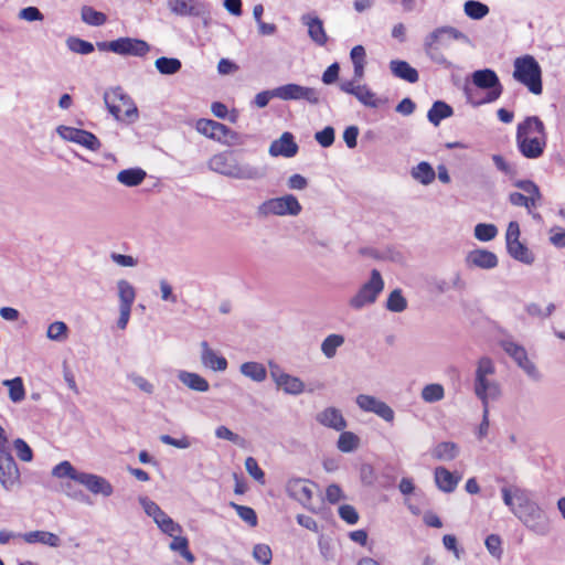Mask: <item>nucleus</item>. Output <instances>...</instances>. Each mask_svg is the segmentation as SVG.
I'll list each match as a JSON object with an SVG mask.
<instances>
[{"mask_svg":"<svg viewBox=\"0 0 565 565\" xmlns=\"http://www.w3.org/2000/svg\"><path fill=\"white\" fill-rule=\"evenodd\" d=\"M501 498L509 510L531 531L546 535L550 531L548 518L534 500L533 494L518 484L514 478L500 477Z\"/></svg>","mask_w":565,"mask_h":565,"instance_id":"1","label":"nucleus"},{"mask_svg":"<svg viewBox=\"0 0 565 565\" xmlns=\"http://www.w3.org/2000/svg\"><path fill=\"white\" fill-rule=\"evenodd\" d=\"M516 146L521 154L527 159H539L547 145L544 122L537 116H529L518 125Z\"/></svg>","mask_w":565,"mask_h":565,"instance_id":"2","label":"nucleus"},{"mask_svg":"<svg viewBox=\"0 0 565 565\" xmlns=\"http://www.w3.org/2000/svg\"><path fill=\"white\" fill-rule=\"evenodd\" d=\"M211 171L236 180H258L264 171L247 162H241L232 152L224 151L212 156L207 162Z\"/></svg>","mask_w":565,"mask_h":565,"instance_id":"3","label":"nucleus"},{"mask_svg":"<svg viewBox=\"0 0 565 565\" xmlns=\"http://www.w3.org/2000/svg\"><path fill=\"white\" fill-rule=\"evenodd\" d=\"M104 102L116 120L132 124L139 117L135 102L120 86L107 89L104 93Z\"/></svg>","mask_w":565,"mask_h":565,"instance_id":"4","label":"nucleus"},{"mask_svg":"<svg viewBox=\"0 0 565 565\" xmlns=\"http://www.w3.org/2000/svg\"><path fill=\"white\" fill-rule=\"evenodd\" d=\"M513 77L525 86L530 93L541 95L543 92L542 67L532 55H524L514 60Z\"/></svg>","mask_w":565,"mask_h":565,"instance_id":"5","label":"nucleus"},{"mask_svg":"<svg viewBox=\"0 0 565 565\" xmlns=\"http://www.w3.org/2000/svg\"><path fill=\"white\" fill-rule=\"evenodd\" d=\"M302 211V206L294 194H286L279 198H273L264 201L257 206L256 215L259 218L268 216H297Z\"/></svg>","mask_w":565,"mask_h":565,"instance_id":"6","label":"nucleus"},{"mask_svg":"<svg viewBox=\"0 0 565 565\" xmlns=\"http://www.w3.org/2000/svg\"><path fill=\"white\" fill-rule=\"evenodd\" d=\"M499 344L530 380L539 382L542 379L541 372L535 363L529 358L523 345L519 344L511 338L500 340Z\"/></svg>","mask_w":565,"mask_h":565,"instance_id":"7","label":"nucleus"},{"mask_svg":"<svg viewBox=\"0 0 565 565\" xmlns=\"http://www.w3.org/2000/svg\"><path fill=\"white\" fill-rule=\"evenodd\" d=\"M384 288V280L377 269H372L370 279L364 282L356 294L349 300L351 308L360 310L376 301Z\"/></svg>","mask_w":565,"mask_h":565,"instance_id":"8","label":"nucleus"},{"mask_svg":"<svg viewBox=\"0 0 565 565\" xmlns=\"http://www.w3.org/2000/svg\"><path fill=\"white\" fill-rule=\"evenodd\" d=\"M521 231L516 221H511L508 225L505 233V245L508 254L515 260L532 265L535 260V255L530 248L520 241Z\"/></svg>","mask_w":565,"mask_h":565,"instance_id":"9","label":"nucleus"},{"mask_svg":"<svg viewBox=\"0 0 565 565\" xmlns=\"http://www.w3.org/2000/svg\"><path fill=\"white\" fill-rule=\"evenodd\" d=\"M276 96L281 100H306L311 105L320 103V92L313 87L289 83L276 87Z\"/></svg>","mask_w":565,"mask_h":565,"instance_id":"10","label":"nucleus"},{"mask_svg":"<svg viewBox=\"0 0 565 565\" xmlns=\"http://www.w3.org/2000/svg\"><path fill=\"white\" fill-rule=\"evenodd\" d=\"M0 483L6 491L20 486V470L12 455L0 449Z\"/></svg>","mask_w":565,"mask_h":565,"instance_id":"11","label":"nucleus"},{"mask_svg":"<svg viewBox=\"0 0 565 565\" xmlns=\"http://www.w3.org/2000/svg\"><path fill=\"white\" fill-rule=\"evenodd\" d=\"M57 134L64 140L78 143L92 151H97L102 147L99 139L94 134L84 129L60 126Z\"/></svg>","mask_w":565,"mask_h":565,"instance_id":"12","label":"nucleus"},{"mask_svg":"<svg viewBox=\"0 0 565 565\" xmlns=\"http://www.w3.org/2000/svg\"><path fill=\"white\" fill-rule=\"evenodd\" d=\"M494 373V364L490 358H482L478 363L475 380V393L478 398L482 402V405H489L488 390L491 383L488 380V375Z\"/></svg>","mask_w":565,"mask_h":565,"instance_id":"13","label":"nucleus"},{"mask_svg":"<svg viewBox=\"0 0 565 565\" xmlns=\"http://www.w3.org/2000/svg\"><path fill=\"white\" fill-rule=\"evenodd\" d=\"M355 402L363 412L373 413L387 423L394 420L395 414L392 407L372 395L360 394Z\"/></svg>","mask_w":565,"mask_h":565,"instance_id":"14","label":"nucleus"},{"mask_svg":"<svg viewBox=\"0 0 565 565\" xmlns=\"http://www.w3.org/2000/svg\"><path fill=\"white\" fill-rule=\"evenodd\" d=\"M115 53L124 56L143 57L150 51V45L140 39L119 38L115 40Z\"/></svg>","mask_w":565,"mask_h":565,"instance_id":"15","label":"nucleus"},{"mask_svg":"<svg viewBox=\"0 0 565 565\" xmlns=\"http://www.w3.org/2000/svg\"><path fill=\"white\" fill-rule=\"evenodd\" d=\"M79 484L84 486L90 493L108 498L114 493L113 484L104 477L90 472L79 476Z\"/></svg>","mask_w":565,"mask_h":565,"instance_id":"16","label":"nucleus"},{"mask_svg":"<svg viewBox=\"0 0 565 565\" xmlns=\"http://www.w3.org/2000/svg\"><path fill=\"white\" fill-rule=\"evenodd\" d=\"M170 12L180 18H194L204 14L203 0H167Z\"/></svg>","mask_w":565,"mask_h":565,"instance_id":"17","label":"nucleus"},{"mask_svg":"<svg viewBox=\"0 0 565 565\" xmlns=\"http://www.w3.org/2000/svg\"><path fill=\"white\" fill-rule=\"evenodd\" d=\"M298 149L294 135L286 131L270 143L268 152L271 157L292 158L297 154Z\"/></svg>","mask_w":565,"mask_h":565,"instance_id":"18","label":"nucleus"},{"mask_svg":"<svg viewBox=\"0 0 565 565\" xmlns=\"http://www.w3.org/2000/svg\"><path fill=\"white\" fill-rule=\"evenodd\" d=\"M312 486L305 479H291L287 483V492L290 498L307 508L312 499Z\"/></svg>","mask_w":565,"mask_h":565,"instance_id":"19","label":"nucleus"},{"mask_svg":"<svg viewBox=\"0 0 565 565\" xmlns=\"http://www.w3.org/2000/svg\"><path fill=\"white\" fill-rule=\"evenodd\" d=\"M301 22L308 28V35L319 46H324L328 42L322 20L317 15L305 14Z\"/></svg>","mask_w":565,"mask_h":565,"instance_id":"20","label":"nucleus"},{"mask_svg":"<svg viewBox=\"0 0 565 565\" xmlns=\"http://www.w3.org/2000/svg\"><path fill=\"white\" fill-rule=\"evenodd\" d=\"M465 262L470 269H491L494 267V254L483 248H475L467 254Z\"/></svg>","mask_w":565,"mask_h":565,"instance_id":"21","label":"nucleus"},{"mask_svg":"<svg viewBox=\"0 0 565 565\" xmlns=\"http://www.w3.org/2000/svg\"><path fill=\"white\" fill-rule=\"evenodd\" d=\"M201 362L205 367L215 372H223L228 365L227 360L211 349L206 341L201 343Z\"/></svg>","mask_w":565,"mask_h":565,"instance_id":"22","label":"nucleus"},{"mask_svg":"<svg viewBox=\"0 0 565 565\" xmlns=\"http://www.w3.org/2000/svg\"><path fill=\"white\" fill-rule=\"evenodd\" d=\"M317 422L321 425L342 431L347 428V420L342 413L335 407H327L317 415Z\"/></svg>","mask_w":565,"mask_h":565,"instance_id":"23","label":"nucleus"},{"mask_svg":"<svg viewBox=\"0 0 565 565\" xmlns=\"http://www.w3.org/2000/svg\"><path fill=\"white\" fill-rule=\"evenodd\" d=\"M391 73L399 79L414 84L419 79V74L408 62L392 60L388 64Z\"/></svg>","mask_w":565,"mask_h":565,"instance_id":"24","label":"nucleus"},{"mask_svg":"<svg viewBox=\"0 0 565 565\" xmlns=\"http://www.w3.org/2000/svg\"><path fill=\"white\" fill-rule=\"evenodd\" d=\"M21 539L28 544H43L50 547H58L61 545V539L47 531H31L20 534Z\"/></svg>","mask_w":565,"mask_h":565,"instance_id":"25","label":"nucleus"},{"mask_svg":"<svg viewBox=\"0 0 565 565\" xmlns=\"http://www.w3.org/2000/svg\"><path fill=\"white\" fill-rule=\"evenodd\" d=\"M463 93L469 104L477 107L494 100V89L486 90L473 85H465Z\"/></svg>","mask_w":565,"mask_h":565,"instance_id":"26","label":"nucleus"},{"mask_svg":"<svg viewBox=\"0 0 565 565\" xmlns=\"http://www.w3.org/2000/svg\"><path fill=\"white\" fill-rule=\"evenodd\" d=\"M178 379L183 385L195 392L203 393L207 392L210 388L209 382L203 376L194 372L180 371L178 373Z\"/></svg>","mask_w":565,"mask_h":565,"instance_id":"27","label":"nucleus"},{"mask_svg":"<svg viewBox=\"0 0 565 565\" xmlns=\"http://www.w3.org/2000/svg\"><path fill=\"white\" fill-rule=\"evenodd\" d=\"M239 372L243 376L256 382L263 383L267 379V369L263 363L256 361L244 362L239 365Z\"/></svg>","mask_w":565,"mask_h":565,"instance_id":"28","label":"nucleus"},{"mask_svg":"<svg viewBox=\"0 0 565 565\" xmlns=\"http://www.w3.org/2000/svg\"><path fill=\"white\" fill-rule=\"evenodd\" d=\"M412 178L423 185L431 184L436 179V171L427 161H422L411 170Z\"/></svg>","mask_w":565,"mask_h":565,"instance_id":"29","label":"nucleus"},{"mask_svg":"<svg viewBox=\"0 0 565 565\" xmlns=\"http://www.w3.org/2000/svg\"><path fill=\"white\" fill-rule=\"evenodd\" d=\"M465 85H473L480 89L492 90L494 89V71L491 68L475 71L471 74V82H467Z\"/></svg>","mask_w":565,"mask_h":565,"instance_id":"30","label":"nucleus"},{"mask_svg":"<svg viewBox=\"0 0 565 565\" xmlns=\"http://www.w3.org/2000/svg\"><path fill=\"white\" fill-rule=\"evenodd\" d=\"M435 481L441 491L452 492L458 484L459 478L455 477V475L445 467H437L435 469Z\"/></svg>","mask_w":565,"mask_h":565,"instance_id":"31","label":"nucleus"},{"mask_svg":"<svg viewBox=\"0 0 565 565\" xmlns=\"http://www.w3.org/2000/svg\"><path fill=\"white\" fill-rule=\"evenodd\" d=\"M277 387L282 390L289 395H300L305 392V383L297 376L288 373L280 376V380L276 383Z\"/></svg>","mask_w":565,"mask_h":565,"instance_id":"32","label":"nucleus"},{"mask_svg":"<svg viewBox=\"0 0 565 565\" xmlns=\"http://www.w3.org/2000/svg\"><path fill=\"white\" fill-rule=\"evenodd\" d=\"M454 110L451 106L443 100H436L427 113L429 122L434 126H438L441 120L452 116Z\"/></svg>","mask_w":565,"mask_h":565,"instance_id":"33","label":"nucleus"},{"mask_svg":"<svg viewBox=\"0 0 565 565\" xmlns=\"http://www.w3.org/2000/svg\"><path fill=\"white\" fill-rule=\"evenodd\" d=\"M117 291L119 298V308L131 309L136 299L135 287L128 280L120 279L117 281Z\"/></svg>","mask_w":565,"mask_h":565,"instance_id":"34","label":"nucleus"},{"mask_svg":"<svg viewBox=\"0 0 565 565\" xmlns=\"http://www.w3.org/2000/svg\"><path fill=\"white\" fill-rule=\"evenodd\" d=\"M146 172L140 168H130L121 170L117 174V180L126 186H137L146 178Z\"/></svg>","mask_w":565,"mask_h":565,"instance_id":"35","label":"nucleus"},{"mask_svg":"<svg viewBox=\"0 0 565 565\" xmlns=\"http://www.w3.org/2000/svg\"><path fill=\"white\" fill-rule=\"evenodd\" d=\"M154 66L162 75H174L182 68V62L177 57L161 56L156 60Z\"/></svg>","mask_w":565,"mask_h":565,"instance_id":"36","label":"nucleus"},{"mask_svg":"<svg viewBox=\"0 0 565 565\" xmlns=\"http://www.w3.org/2000/svg\"><path fill=\"white\" fill-rule=\"evenodd\" d=\"M82 473L83 471L75 469L74 466L67 460L60 462L52 469L53 477L58 479L68 478L77 483L79 482V476H82Z\"/></svg>","mask_w":565,"mask_h":565,"instance_id":"37","label":"nucleus"},{"mask_svg":"<svg viewBox=\"0 0 565 565\" xmlns=\"http://www.w3.org/2000/svg\"><path fill=\"white\" fill-rule=\"evenodd\" d=\"M459 452L458 446L455 443L444 441L436 445L431 455L438 460L449 461L457 457Z\"/></svg>","mask_w":565,"mask_h":565,"instance_id":"38","label":"nucleus"},{"mask_svg":"<svg viewBox=\"0 0 565 565\" xmlns=\"http://www.w3.org/2000/svg\"><path fill=\"white\" fill-rule=\"evenodd\" d=\"M513 184L516 188L523 190L525 193L529 194L527 195L529 207H526V209L530 212L531 209L536 205L537 201L541 200V192H540L539 186L530 180L515 181Z\"/></svg>","mask_w":565,"mask_h":565,"instance_id":"39","label":"nucleus"},{"mask_svg":"<svg viewBox=\"0 0 565 565\" xmlns=\"http://www.w3.org/2000/svg\"><path fill=\"white\" fill-rule=\"evenodd\" d=\"M82 21L88 25L100 26L107 21L105 13L95 10L93 7L84 6L81 10Z\"/></svg>","mask_w":565,"mask_h":565,"instance_id":"40","label":"nucleus"},{"mask_svg":"<svg viewBox=\"0 0 565 565\" xmlns=\"http://www.w3.org/2000/svg\"><path fill=\"white\" fill-rule=\"evenodd\" d=\"M343 343V335L337 333L329 334L321 343V351L327 359H332Z\"/></svg>","mask_w":565,"mask_h":565,"instance_id":"41","label":"nucleus"},{"mask_svg":"<svg viewBox=\"0 0 565 565\" xmlns=\"http://www.w3.org/2000/svg\"><path fill=\"white\" fill-rule=\"evenodd\" d=\"M2 384L9 388V397L13 403H19L24 399L25 390L21 377L4 380Z\"/></svg>","mask_w":565,"mask_h":565,"instance_id":"42","label":"nucleus"},{"mask_svg":"<svg viewBox=\"0 0 565 565\" xmlns=\"http://www.w3.org/2000/svg\"><path fill=\"white\" fill-rule=\"evenodd\" d=\"M420 396L426 403L439 402L445 397L444 386L438 383L427 384L423 387Z\"/></svg>","mask_w":565,"mask_h":565,"instance_id":"43","label":"nucleus"},{"mask_svg":"<svg viewBox=\"0 0 565 565\" xmlns=\"http://www.w3.org/2000/svg\"><path fill=\"white\" fill-rule=\"evenodd\" d=\"M66 46L70 51L73 53L82 54V55H88L94 52L95 47L93 43L79 39L77 36H70L66 40Z\"/></svg>","mask_w":565,"mask_h":565,"instance_id":"44","label":"nucleus"},{"mask_svg":"<svg viewBox=\"0 0 565 565\" xmlns=\"http://www.w3.org/2000/svg\"><path fill=\"white\" fill-rule=\"evenodd\" d=\"M465 13L473 20H480L489 13V8L484 3L476 0H468L463 6Z\"/></svg>","mask_w":565,"mask_h":565,"instance_id":"45","label":"nucleus"},{"mask_svg":"<svg viewBox=\"0 0 565 565\" xmlns=\"http://www.w3.org/2000/svg\"><path fill=\"white\" fill-rule=\"evenodd\" d=\"M359 437L351 431H343L340 434L337 446L342 452H352L359 447Z\"/></svg>","mask_w":565,"mask_h":565,"instance_id":"46","label":"nucleus"},{"mask_svg":"<svg viewBox=\"0 0 565 565\" xmlns=\"http://www.w3.org/2000/svg\"><path fill=\"white\" fill-rule=\"evenodd\" d=\"M354 97L366 107L376 108L380 105V99L366 85H360Z\"/></svg>","mask_w":565,"mask_h":565,"instance_id":"47","label":"nucleus"},{"mask_svg":"<svg viewBox=\"0 0 565 565\" xmlns=\"http://www.w3.org/2000/svg\"><path fill=\"white\" fill-rule=\"evenodd\" d=\"M173 540L170 543V548L172 551L179 552L182 557L185 558L186 562L193 563L194 562V555L189 551V542L186 537L180 536L175 534L172 536Z\"/></svg>","mask_w":565,"mask_h":565,"instance_id":"48","label":"nucleus"},{"mask_svg":"<svg viewBox=\"0 0 565 565\" xmlns=\"http://www.w3.org/2000/svg\"><path fill=\"white\" fill-rule=\"evenodd\" d=\"M407 308V300L401 289H394L386 300V309L392 312H403Z\"/></svg>","mask_w":565,"mask_h":565,"instance_id":"49","label":"nucleus"},{"mask_svg":"<svg viewBox=\"0 0 565 565\" xmlns=\"http://www.w3.org/2000/svg\"><path fill=\"white\" fill-rule=\"evenodd\" d=\"M230 505L236 511L237 515L249 526H256L258 523L257 514L254 509L231 502Z\"/></svg>","mask_w":565,"mask_h":565,"instance_id":"50","label":"nucleus"},{"mask_svg":"<svg viewBox=\"0 0 565 565\" xmlns=\"http://www.w3.org/2000/svg\"><path fill=\"white\" fill-rule=\"evenodd\" d=\"M67 326L63 321H55L47 328L46 337L52 341H62L66 338Z\"/></svg>","mask_w":565,"mask_h":565,"instance_id":"51","label":"nucleus"},{"mask_svg":"<svg viewBox=\"0 0 565 565\" xmlns=\"http://www.w3.org/2000/svg\"><path fill=\"white\" fill-rule=\"evenodd\" d=\"M497 170H500L502 173H504L511 181H513L520 172L515 162L507 161L499 156H497Z\"/></svg>","mask_w":565,"mask_h":565,"instance_id":"52","label":"nucleus"},{"mask_svg":"<svg viewBox=\"0 0 565 565\" xmlns=\"http://www.w3.org/2000/svg\"><path fill=\"white\" fill-rule=\"evenodd\" d=\"M245 469L252 478L259 483H265V472L259 467L257 460L254 457H247L245 460Z\"/></svg>","mask_w":565,"mask_h":565,"instance_id":"53","label":"nucleus"},{"mask_svg":"<svg viewBox=\"0 0 565 565\" xmlns=\"http://www.w3.org/2000/svg\"><path fill=\"white\" fill-rule=\"evenodd\" d=\"M218 125V121L212 120V119H199L195 125V129L201 135L213 139L215 137L216 127Z\"/></svg>","mask_w":565,"mask_h":565,"instance_id":"54","label":"nucleus"},{"mask_svg":"<svg viewBox=\"0 0 565 565\" xmlns=\"http://www.w3.org/2000/svg\"><path fill=\"white\" fill-rule=\"evenodd\" d=\"M253 556L258 563L263 565H269L271 562L273 553L268 545L256 544L253 550Z\"/></svg>","mask_w":565,"mask_h":565,"instance_id":"55","label":"nucleus"},{"mask_svg":"<svg viewBox=\"0 0 565 565\" xmlns=\"http://www.w3.org/2000/svg\"><path fill=\"white\" fill-rule=\"evenodd\" d=\"M159 439L162 444L175 447L178 449H188L192 445L191 439L188 436L174 438L170 435H161Z\"/></svg>","mask_w":565,"mask_h":565,"instance_id":"56","label":"nucleus"},{"mask_svg":"<svg viewBox=\"0 0 565 565\" xmlns=\"http://www.w3.org/2000/svg\"><path fill=\"white\" fill-rule=\"evenodd\" d=\"M475 237L481 242H488L494 238V225L479 223L475 227Z\"/></svg>","mask_w":565,"mask_h":565,"instance_id":"57","label":"nucleus"},{"mask_svg":"<svg viewBox=\"0 0 565 565\" xmlns=\"http://www.w3.org/2000/svg\"><path fill=\"white\" fill-rule=\"evenodd\" d=\"M315 138L321 147L328 148L334 142V129L331 126H327L322 130L316 132Z\"/></svg>","mask_w":565,"mask_h":565,"instance_id":"58","label":"nucleus"},{"mask_svg":"<svg viewBox=\"0 0 565 565\" xmlns=\"http://www.w3.org/2000/svg\"><path fill=\"white\" fill-rule=\"evenodd\" d=\"M14 449L17 451V456L25 462H29L33 458V451L31 447L21 438H17L13 441Z\"/></svg>","mask_w":565,"mask_h":565,"instance_id":"59","label":"nucleus"},{"mask_svg":"<svg viewBox=\"0 0 565 565\" xmlns=\"http://www.w3.org/2000/svg\"><path fill=\"white\" fill-rule=\"evenodd\" d=\"M139 503L142 507L145 513L148 516L152 518V520H156L159 516V514L163 512L154 501L150 500L147 497H140Z\"/></svg>","mask_w":565,"mask_h":565,"instance_id":"60","label":"nucleus"},{"mask_svg":"<svg viewBox=\"0 0 565 565\" xmlns=\"http://www.w3.org/2000/svg\"><path fill=\"white\" fill-rule=\"evenodd\" d=\"M424 51L434 63L446 67L450 66V63L448 62L446 56L440 52L438 46H424Z\"/></svg>","mask_w":565,"mask_h":565,"instance_id":"61","label":"nucleus"},{"mask_svg":"<svg viewBox=\"0 0 565 565\" xmlns=\"http://www.w3.org/2000/svg\"><path fill=\"white\" fill-rule=\"evenodd\" d=\"M340 518L348 524L353 525L359 521V514L354 507L350 504H343L339 508Z\"/></svg>","mask_w":565,"mask_h":565,"instance_id":"62","label":"nucleus"},{"mask_svg":"<svg viewBox=\"0 0 565 565\" xmlns=\"http://www.w3.org/2000/svg\"><path fill=\"white\" fill-rule=\"evenodd\" d=\"M247 139L246 135H242L228 127L223 145L227 147L243 146Z\"/></svg>","mask_w":565,"mask_h":565,"instance_id":"63","label":"nucleus"},{"mask_svg":"<svg viewBox=\"0 0 565 565\" xmlns=\"http://www.w3.org/2000/svg\"><path fill=\"white\" fill-rule=\"evenodd\" d=\"M215 436L218 438V439H224V440H228L233 444H236V445H241L243 439L239 435L233 433L230 428H227L226 426H218L216 429H215Z\"/></svg>","mask_w":565,"mask_h":565,"instance_id":"64","label":"nucleus"}]
</instances>
